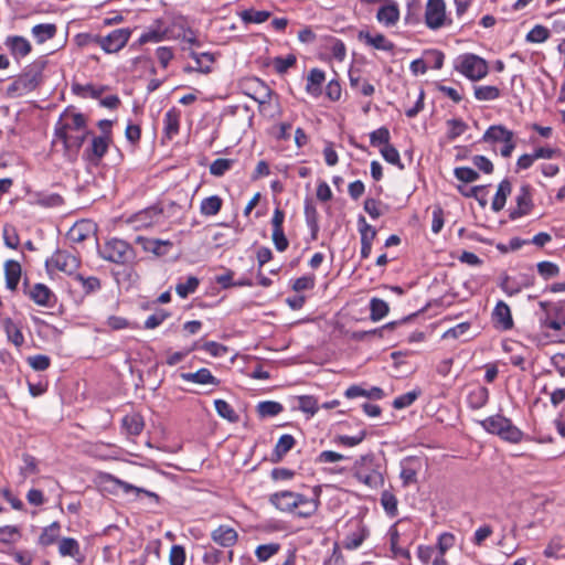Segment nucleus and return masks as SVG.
Listing matches in <instances>:
<instances>
[{
    "mask_svg": "<svg viewBox=\"0 0 565 565\" xmlns=\"http://www.w3.org/2000/svg\"><path fill=\"white\" fill-rule=\"evenodd\" d=\"M105 482H108L111 484V490L115 491L116 489H121L124 493L135 492L137 495L140 493L146 494L149 498H152L156 502L159 501V495L152 491L146 490L143 488L136 487L134 484H130L124 480L118 479L117 477L106 473L103 477Z\"/></svg>",
    "mask_w": 565,
    "mask_h": 565,
    "instance_id": "2eb2a0df",
    "label": "nucleus"
},
{
    "mask_svg": "<svg viewBox=\"0 0 565 565\" xmlns=\"http://www.w3.org/2000/svg\"><path fill=\"white\" fill-rule=\"evenodd\" d=\"M397 499L394 493L388 490H384L381 494V504L390 516L397 515Z\"/></svg>",
    "mask_w": 565,
    "mask_h": 565,
    "instance_id": "49530a36",
    "label": "nucleus"
},
{
    "mask_svg": "<svg viewBox=\"0 0 565 565\" xmlns=\"http://www.w3.org/2000/svg\"><path fill=\"white\" fill-rule=\"evenodd\" d=\"M26 362L34 371H45L51 365V359L45 354L29 356Z\"/></svg>",
    "mask_w": 565,
    "mask_h": 565,
    "instance_id": "774afa93",
    "label": "nucleus"
},
{
    "mask_svg": "<svg viewBox=\"0 0 565 565\" xmlns=\"http://www.w3.org/2000/svg\"><path fill=\"white\" fill-rule=\"evenodd\" d=\"M122 425L130 435H139L143 429V422L139 415H127L122 419Z\"/></svg>",
    "mask_w": 565,
    "mask_h": 565,
    "instance_id": "603ef678",
    "label": "nucleus"
},
{
    "mask_svg": "<svg viewBox=\"0 0 565 565\" xmlns=\"http://www.w3.org/2000/svg\"><path fill=\"white\" fill-rule=\"evenodd\" d=\"M180 377L185 382H192L201 385L211 384L217 386L220 380H217L209 369L202 367L193 373H181Z\"/></svg>",
    "mask_w": 565,
    "mask_h": 565,
    "instance_id": "4be33fe9",
    "label": "nucleus"
},
{
    "mask_svg": "<svg viewBox=\"0 0 565 565\" xmlns=\"http://www.w3.org/2000/svg\"><path fill=\"white\" fill-rule=\"evenodd\" d=\"M536 267L540 276L545 280L554 278L559 274L558 266L552 262H541Z\"/></svg>",
    "mask_w": 565,
    "mask_h": 565,
    "instance_id": "0e129e2a",
    "label": "nucleus"
},
{
    "mask_svg": "<svg viewBox=\"0 0 565 565\" xmlns=\"http://www.w3.org/2000/svg\"><path fill=\"white\" fill-rule=\"evenodd\" d=\"M489 399V391L481 385H471L468 388L467 403L472 409L482 408Z\"/></svg>",
    "mask_w": 565,
    "mask_h": 565,
    "instance_id": "aec40b11",
    "label": "nucleus"
},
{
    "mask_svg": "<svg viewBox=\"0 0 565 565\" xmlns=\"http://www.w3.org/2000/svg\"><path fill=\"white\" fill-rule=\"evenodd\" d=\"M56 33L57 26L54 23H41L31 29V34L39 44H43L53 39Z\"/></svg>",
    "mask_w": 565,
    "mask_h": 565,
    "instance_id": "c756f323",
    "label": "nucleus"
},
{
    "mask_svg": "<svg viewBox=\"0 0 565 565\" xmlns=\"http://www.w3.org/2000/svg\"><path fill=\"white\" fill-rule=\"evenodd\" d=\"M547 558L565 559V543L561 537H554L544 550Z\"/></svg>",
    "mask_w": 565,
    "mask_h": 565,
    "instance_id": "58836bf2",
    "label": "nucleus"
},
{
    "mask_svg": "<svg viewBox=\"0 0 565 565\" xmlns=\"http://www.w3.org/2000/svg\"><path fill=\"white\" fill-rule=\"evenodd\" d=\"M384 3L377 9L376 20L386 28H393L399 21V8L394 0H383Z\"/></svg>",
    "mask_w": 565,
    "mask_h": 565,
    "instance_id": "f8f14e48",
    "label": "nucleus"
},
{
    "mask_svg": "<svg viewBox=\"0 0 565 565\" xmlns=\"http://www.w3.org/2000/svg\"><path fill=\"white\" fill-rule=\"evenodd\" d=\"M530 188L529 185H522L520 193L518 194L515 201H516V207L512 209L510 212V217L512 220H515L522 215H525L530 207Z\"/></svg>",
    "mask_w": 565,
    "mask_h": 565,
    "instance_id": "2f4dec72",
    "label": "nucleus"
},
{
    "mask_svg": "<svg viewBox=\"0 0 565 565\" xmlns=\"http://www.w3.org/2000/svg\"><path fill=\"white\" fill-rule=\"evenodd\" d=\"M380 152L386 162L396 166L399 170H404V164L401 161L399 153L394 146L388 145L386 147H382Z\"/></svg>",
    "mask_w": 565,
    "mask_h": 565,
    "instance_id": "13d9d810",
    "label": "nucleus"
},
{
    "mask_svg": "<svg viewBox=\"0 0 565 565\" xmlns=\"http://www.w3.org/2000/svg\"><path fill=\"white\" fill-rule=\"evenodd\" d=\"M47 61L40 57L30 63L23 72L7 87L9 97H21L35 90L43 82V72Z\"/></svg>",
    "mask_w": 565,
    "mask_h": 565,
    "instance_id": "f03ea898",
    "label": "nucleus"
},
{
    "mask_svg": "<svg viewBox=\"0 0 565 565\" xmlns=\"http://www.w3.org/2000/svg\"><path fill=\"white\" fill-rule=\"evenodd\" d=\"M58 554L62 557H76L81 554L78 542L73 537H63L58 541Z\"/></svg>",
    "mask_w": 565,
    "mask_h": 565,
    "instance_id": "e433bc0d",
    "label": "nucleus"
},
{
    "mask_svg": "<svg viewBox=\"0 0 565 565\" xmlns=\"http://www.w3.org/2000/svg\"><path fill=\"white\" fill-rule=\"evenodd\" d=\"M300 494L292 491H279L270 494L269 502L281 512H296Z\"/></svg>",
    "mask_w": 565,
    "mask_h": 565,
    "instance_id": "9b49d317",
    "label": "nucleus"
},
{
    "mask_svg": "<svg viewBox=\"0 0 565 565\" xmlns=\"http://www.w3.org/2000/svg\"><path fill=\"white\" fill-rule=\"evenodd\" d=\"M320 500L319 497L308 498L303 494H300V500L298 501V505L296 509V515L299 518H310L319 509Z\"/></svg>",
    "mask_w": 565,
    "mask_h": 565,
    "instance_id": "a878e982",
    "label": "nucleus"
},
{
    "mask_svg": "<svg viewBox=\"0 0 565 565\" xmlns=\"http://www.w3.org/2000/svg\"><path fill=\"white\" fill-rule=\"evenodd\" d=\"M180 128V110L177 108L169 109L163 119V132L168 139H172L179 134Z\"/></svg>",
    "mask_w": 565,
    "mask_h": 565,
    "instance_id": "bb28decb",
    "label": "nucleus"
},
{
    "mask_svg": "<svg viewBox=\"0 0 565 565\" xmlns=\"http://www.w3.org/2000/svg\"><path fill=\"white\" fill-rule=\"evenodd\" d=\"M358 225L361 234V243L372 244L376 237V230L366 222L363 215L359 216Z\"/></svg>",
    "mask_w": 565,
    "mask_h": 565,
    "instance_id": "c03bdc74",
    "label": "nucleus"
},
{
    "mask_svg": "<svg viewBox=\"0 0 565 565\" xmlns=\"http://www.w3.org/2000/svg\"><path fill=\"white\" fill-rule=\"evenodd\" d=\"M353 477L371 489L382 487L384 477L375 463L374 455L361 456L353 465Z\"/></svg>",
    "mask_w": 565,
    "mask_h": 565,
    "instance_id": "20e7f679",
    "label": "nucleus"
},
{
    "mask_svg": "<svg viewBox=\"0 0 565 565\" xmlns=\"http://www.w3.org/2000/svg\"><path fill=\"white\" fill-rule=\"evenodd\" d=\"M280 548V545L278 543H269V544H263L259 545L256 551L255 555L260 562L268 561L271 556H274Z\"/></svg>",
    "mask_w": 565,
    "mask_h": 565,
    "instance_id": "052dcab7",
    "label": "nucleus"
},
{
    "mask_svg": "<svg viewBox=\"0 0 565 565\" xmlns=\"http://www.w3.org/2000/svg\"><path fill=\"white\" fill-rule=\"evenodd\" d=\"M326 79L324 72L320 68H312L307 77L306 90L311 96H319L321 94V86Z\"/></svg>",
    "mask_w": 565,
    "mask_h": 565,
    "instance_id": "c85d7f7f",
    "label": "nucleus"
},
{
    "mask_svg": "<svg viewBox=\"0 0 565 565\" xmlns=\"http://www.w3.org/2000/svg\"><path fill=\"white\" fill-rule=\"evenodd\" d=\"M1 322L8 340L17 348L22 347L24 343V337L22 334L21 327L11 318H3Z\"/></svg>",
    "mask_w": 565,
    "mask_h": 565,
    "instance_id": "cd10ccee",
    "label": "nucleus"
},
{
    "mask_svg": "<svg viewBox=\"0 0 565 565\" xmlns=\"http://www.w3.org/2000/svg\"><path fill=\"white\" fill-rule=\"evenodd\" d=\"M90 135L86 118L81 113L64 110L54 126L52 146L62 143L63 156L68 161H75L86 138Z\"/></svg>",
    "mask_w": 565,
    "mask_h": 565,
    "instance_id": "f257e3e1",
    "label": "nucleus"
},
{
    "mask_svg": "<svg viewBox=\"0 0 565 565\" xmlns=\"http://www.w3.org/2000/svg\"><path fill=\"white\" fill-rule=\"evenodd\" d=\"M454 174L463 183L475 182L479 178V173L469 167H458L454 170Z\"/></svg>",
    "mask_w": 565,
    "mask_h": 565,
    "instance_id": "338daca9",
    "label": "nucleus"
},
{
    "mask_svg": "<svg viewBox=\"0 0 565 565\" xmlns=\"http://www.w3.org/2000/svg\"><path fill=\"white\" fill-rule=\"evenodd\" d=\"M455 68L466 77L477 81L488 73L486 61L475 54H463L456 60Z\"/></svg>",
    "mask_w": 565,
    "mask_h": 565,
    "instance_id": "423d86ee",
    "label": "nucleus"
},
{
    "mask_svg": "<svg viewBox=\"0 0 565 565\" xmlns=\"http://www.w3.org/2000/svg\"><path fill=\"white\" fill-rule=\"evenodd\" d=\"M480 424L488 433L495 434L507 441L519 443L522 438V431L503 416H490Z\"/></svg>",
    "mask_w": 565,
    "mask_h": 565,
    "instance_id": "39448f33",
    "label": "nucleus"
},
{
    "mask_svg": "<svg viewBox=\"0 0 565 565\" xmlns=\"http://www.w3.org/2000/svg\"><path fill=\"white\" fill-rule=\"evenodd\" d=\"M23 466L20 468V475L23 479H26L30 475L39 472L38 460L35 457L29 454L22 456Z\"/></svg>",
    "mask_w": 565,
    "mask_h": 565,
    "instance_id": "bf43d9fd",
    "label": "nucleus"
},
{
    "mask_svg": "<svg viewBox=\"0 0 565 565\" xmlns=\"http://www.w3.org/2000/svg\"><path fill=\"white\" fill-rule=\"evenodd\" d=\"M28 297L38 306L54 308L57 302L55 294L44 284L38 282L29 288Z\"/></svg>",
    "mask_w": 565,
    "mask_h": 565,
    "instance_id": "9d476101",
    "label": "nucleus"
},
{
    "mask_svg": "<svg viewBox=\"0 0 565 565\" xmlns=\"http://www.w3.org/2000/svg\"><path fill=\"white\" fill-rule=\"evenodd\" d=\"M74 278L82 285L85 295L95 292L102 287L100 280L95 276L84 277L82 274H76Z\"/></svg>",
    "mask_w": 565,
    "mask_h": 565,
    "instance_id": "de8ad7c7",
    "label": "nucleus"
},
{
    "mask_svg": "<svg viewBox=\"0 0 565 565\" xmlns=\"http://www.w3.org/2000/svg\"><path fill=\"white\" fill-rule=\"evenodd\" d=\"M211 539L223 547H232L237 543L238 533L228 525H220L211 533Z\"/></svg>",
    "mask_w": 565,
    "mask_h": 565,
    "instance_id": "f3484780",
    "label": "nucleus"
},
{
    "mask_svg": "<svg viewBox=\"0 0 565 565\" xmlns=\"http://www.w3.org/2000/svg\"><path fill=\"white\" fill-rule=\"evenodd\" d=\"M136 241L141 244L146 252H151L157 256L166 255L172 247V243L170 241L145 238L141 236H138Z\"/></svg>",
    "mask_w": 565,
    "mask_h": 565,
    "instance_id": "5701e85b",
    "label": "nucleus"
},
{
    "mask_svg": "<svg viewBox=\"0 0 565 565\" xmlns=\"http://www.w3.org/2000/svg\"><path fill=\"white\" fill-rule=\"evenodd\" d=\"M391 140V134L390 130L386 127H380L379 129L372 131L370 134V143L373 147H386L390 143Z\"/></svg>",
    "mask_w": 565,
    "mask_h": 565,
    "instance_id": "09e8293b",
    "label": "nucleus"
},
{
    "mask_svg": "<svg viewBox=\"0 0 565 565\" xmlns=\"http://www.w3.org/2000/svg\"><path fill=\"white\" fill-rule=\"evenodd\" d=\"M4 45L10 51V54L15 58L25 57L31 53L32 46L29 40L20 35H10L6 39Z\"/></svg>",
    "mask_w": 565,
    "mask_h": 565,
    "instance_id": "dca6fc26",
    "label": "nucleus"
},
{
    "mask_svg": "<svg viewBox=\"0 0 565 565\" xmlns=\"http://www.w3.org/2000/svg\"><path fill=\"white\" fill-rule=\"evenodd\" d=\"M130 35L129 29H117L106 36L96 35L94 43L98 44L105 53H117L127 44Z\"/></svg>",
    "mask_w": 565,
    "mask_h": 565,
    "instance_id": "6e6552de",
    "label": "nucleus"
},
{
    "mask_svg": "<svg viewBox=\"0 0 565 565\" xmlns=\"http://www.w3.org/2000/svg\"><path fill=\"white\" fill-rule=\"evenodd\" d=\"M200 285V280L195 276H189L185 282H179L175 286V292L180 298H186L195 292Z\"/></svg>",
    "mask_w": 565,
    "mask_h": 565,
    "instance_id": "37998d69",
    "label": "nucleus"
},
{
    "mask_svg": "<svg viewBox=\"0 0 565 565\" xmlns=\"http://www.w3.org/2000/svg\"><path fill=\"white\" fill-rule=\"evenodd\" d=\"M270 17V12L269 11H265V10H262V11H258V10H254V9H248V10H244L242 13H241V18L243 20V22L245 23H263L265 21H267Z\"/></svg>",
    "mask_w": 565,
    "mask_h": 565,
    "instance_id": "a18cd8bd",
    "label": "nucleus"
},
{
    "mask_svg": "<svg viewBox=\"0 0 565 565\" xmlns=\"http://www.w3.org/2000/svg\"><path fill=\"white\" fill-rule=\"evenodd\" d=\"M388 305L386 301L379 299V298H372L370 301V317L373 321H379L382 318H384L388 313Z\"/></svg>",
    "mask_w": 565,
    "mask_h": 565,
    "instance_id": "a19ab883",
    "label": "nucleus"
},
{
    "mask_svg": "<svg viewBox=\"0 0 565 565\" xmlns=\"http://www.w3.org/2000/svg\"><path fill=\"white\" fill-rule=\"evenodd\" d=\"M366 536L367 531L365 530L364 526L359 524L355 531L349 533L344 537L342 545L347 550H355L361 546Z\"/></svg>",
    "mask_w": 565,
    "mask_h": 565,
    "instance_id": "72a5a7b5",
    "label": "nucleus"
},
{
    "mask_svg": "<svg viewBox=\"0 0 565 565\" xmlns=\"http://www.w3.org/2000/svg\"><path fill=\"white\" fill-rule=\"evenodd\" d=\"M492 320L497 327L503 330H509L512 328L513 320L511 317V311L505 302L499 301L497 303L492 312Z\"/></svg>",
    "mask_w": 565,
    "mask_h": 565,
    "instance_id": "412c9836",
    "label": "nucleus"
},
{
    "mask_svg": "<svg viewBox=\"0 0 565 565\" xmlns=\"http://www.w3.org/2000/svg\"><path fill=\"white\" fill-rule=\"evenodd\" d=\"M99 256L110 263L118 265H132L136 262L135 249L124 239L111 238L106 241L98 248Z\"/></svg>",
    "mask_w": 565,
    "mask_h": 565,
    "instance_id": "7ed1b4c3",
    "label": "nucleus"
},
{
    "mask_svg": "<svg viewBox=\"0 0 565 565\" xmlns=\"http://www.w3.org/2000/svg\"><path fill=\"white\" fill-rule=\"evenodd\" d=\"M530 285V280L525 275L515 274L505 276L500 287L502 290L509 296H513L519 294L522 289L527 288Z\"/></svg>",
    "mask_w": 565,
    "mask_h": 565,
    "instance_id": "a211bd4d",
    "label": "nucleus"
},
{
    "mask_svg": "<svg viewBox=\"0 0 565 565\" xmlns=\"http://www.w3.org/2000/svg\"><path fill=\"white\" fill-rule=\"evenodd\" d=\"M327 41H328V49L332 53V56L335 60L342 62L347 56V47H345V44L343 43V41H341L340 39L333 38V36L328 38Z\"/></svg>",
    "mask_w": 565,
    "mask_h": 565,
    "instance_id": "4d7b16f0",
    "label": "nucleus"
},
{
    "mask_svg": "<svg viewBox=\"0 0 565 565\" xmlns=\"http://www.w3.org/2000/svg\"><path fill=\"white\" fill-rule=\"evenodd\" d=\"M297 62V58L294 54H289L285 57L277 56L274 58L273 64L277 73L284 74L286 73L291 66H294Z\"/></svg>",
    "mask_w": 565,
    "mask_h": 565,
    "instance_id": "69168bd1",
    "label": "nucleus"
},
{
    "mask_svg": "<svg viewBox=\"0 0 565 565\" xmlns=\"http://www.w3.org/2000/svg\"><path fill=\"white\" fill-rule=\"evenodd\" d=\"M350 86L363 96H372L375 92L374 85L352 75H350Z\"/></svg>",
    "mask_w": 565,
    "mask_h": 565,
    "instance_id": "5fc2aeb1",
    "label": "nucleus"
},
{
    "mask_svg": "<svg viewBox=\"0 0 565 565\" xmlns=\"http://www.w3.org/2000/svg\"><path fill=\"white\" fill-rule=\"evenodd\" d=\"M254 84L257 85V89H255L254 94H249V96L260 105L269 103L273 90L259 79H255Z\"/></svg>",
    "mask_w": 565,
    "mask_h": 565,
    "instance_id": "3c124183",
    "label": "nucleus"
},
{
    "mask_svg": "<svg viewBox=\"0 0 565 565\" xmlns=\"http://www.w3.org/2000/svg\"><path fill=\"white\" fill-rule=\"evenodd\" d=\"M81 260L75 255L67 250L57 249L49 259L45 262L46 268L56 269L67 275H73L79 267Z\"/></svg>",
    "mask_w": 565,
    "mask_h": 565,
    "instance_id": "0eeeda50",
    "label": "nucleus"
},
{
    "mask_svg": "<svg viewBox=\"0 0 565 565\" xmlns=\"http://www.w3.org/2000/svg\"><path fill=\"white\" fill-rule=\"evenodd\" d=\"M189 55L195 61L196 67H185V72L198 71L203 74H209L212 71L211 65L215 62V57L212 53H196L190 51Z\"/></svg>",
    "mask_w": 565,
    "mask_h": 565,
    "instance_id": "393cba45",
    "label": "nucleus"
},
{
    "mask_svg": "<svg viewBox=\"0 0 565 565\" xmlns=\"http://www.w3.org/2000/svg\"><path fill=\"white\" fill-rule=\"evenodd\" d=\"M96 224L89 220L76 222L67 232V238L75 244L83 243L95 235Z\"/></svg>",
    "mask_w": 565,
    "mask_h": 565,
    "instance_id": "ddd939ff",
    "label": "nucleus"
},
{
    "mask_svg": "<svg viewBox=\"0 0 565 565\" xmlns=\"http://www.w3.org/2000/svg\"><path fill=\"white\" fill-rule=\"evenodd\" d=\"M61 533V524L57 521L52 522L50 525L43 527L38 544L42 547H47L57 542Z\"/></svg>",
    "mask_w": 565,
    "mask_h": 565,
    "instance_id": "7c9ffc66",
    "label": "nucleus"
},
{
    "mask_svg": "<svg viewBox=\"0 0 565 565\" xmlns=\"http://www.w3.org/2000/svg\"><path fill=\"white\" fill-rule=\"evenodd\" d=\"M214 406L216 413L224 419H227L230 423H236L239 419V416L234 411V408L224 399H215Z\"/></svg>",
    "mask_w": 565,
    "mask_h": 565,
    "instance_id": "ea45409f",
    "label": "nucleus"
},
{
    "mask_svg": "<svg viewBox=\"0 0 565 565\" xmlns=\"http://www.w3.org/2000/svg\"><path fill=\"white\" fill-rule=\"evenodd\" d=\"M425 23L431 30H438L446 24V3L444 0H427Z\"/></svg>",
    "mask_w": 565,
    "mask_h": 565,
    "instance_id": "1a4fd4ad",
    "label": "nucleus"
},
{
    "mask_svg": "<svg viewBox=\"0 0 565 565\" xmlns=\"http://www.w3.org/2000/svg\"><path fill=\"white\" fill-rule=\"evenodd\" d=\"M511 193V183L508 180L500 182L497 193L492 200L491 209L494 212L501 211L507 202L508 195Z\"/></svg>",
    "mask_w": 565,
    "mask_h": 565,
    "instance_id": "f704fd0d",
    "label": "nucleus"
},
{
    "mask_svg": "<svg viewBox=\"0 0 565 565\" xmlns=\"http://www.w3.org/2000/svg\"><path fill=\"white\" fill-rule=\"evenodd\" d=\"M296 440L291 435H282L276 446H275V455L277 459H281L291 448L295 446Z\"/></svg>",
    "mask_w": 565,
    "mask_h": 565,
    "instance_id": "6e6d98bb",
    "label": "nucleus"
},
{
    "mask_svg": "<svg viewBox=\"0 0 565 565\" xmlns=\"http://www.w3.org/2000/svg\"><path fill=\"white\" fill-rule=\"evenodd\" d=\"M297 402L298 409L308 414L309 416H313L318 412L317 398L311 395L298 396Z\"/></svg>",
    "mask_w": 565,
    "mask_h": 565,
    "instance_id": "8fccbe9b",
    "label": "nucleus"
},
{
    "mask_svg": "<svg viewBox=\"0 0 565 565\" xmlns=\"http://www.w3.org/2000/svg\"><path fill=\"white\" fill-rule=\"evenodd\" d=\"M6 287L14 291L21 278V265L19 262L9 259L4 263Z\"/></svg>",
    "mask_w": 565,
    "mask_h": 565,
    "instance_id": "b1692460",
    "label": "nucleus"
},
{
    "mask_svg": "<svg viewBox=\"0 0 565 565\" xmlns=\"http://www.w3.org/2000/svg\"><path fill=\"white\" fill-rule=\"evenodd\" d=\"M305 217L306 223L308 227L310 228L312 238L317 237V234L319 232V224H318V211L312 202L306 201L305 203Z\"/></svg>",
    "mask_w": 565,
    "mask_h": 565,
    "instance_id": "4c0bfd02",
    "label": "nucleus"
},
{
    "mask_svg": "<svg viewBox=\"0 0 565 565\" xmlns=\"http://www.w3.org/2000/svg\"><path fill=\"white\" fill-rule=\"evenodd\" d=\"M284 407L280 403L274 401L260 402L257 405V412L260 417H274L282 412Z\"/></svg>",
    "mask_w": 565,
    "mask_h": 565,
    "instance_id": "79ce46f5",
    "label": "nucleus"
},
{
    "mask_svg": "<svg viewBox=\"0 0 565 565\" xmlns=\"http://www.w3.org/2000/svg\"><path fill=\"white\" fill-rule=\"evenodd\" d=\"M359 40L365 44L381 51L392 52L395 47L394 43L386 39L385 35L377 33L372 35L370 32L361 30L358 34Z\"/></svg>",
    "mask_w": 565,
    "mask_h": 565,
    "instance_id": "6ab92c4d",
    "label": "nucleus"
},
{
    "mask_svg": "<svg viewBox=\"0 0 565 565\" xmlns=\"http://www.w3.org/2000/svg\"><path fill=\"white\" fill-rule=\"evenodd\" d=\"M110 141V136H94L90 145L85 149L84 156L92 162L99 161L106 154Z\"/></svg>",
    "mask_w": 565,
    "mask_h": 565,
    "instance_id": "4468645a",
    "label": "nucleus"
},
{
    "mask_svg": "<svg viewBox=\"0 0 565 565\" xmlns=\"http://www.w3.org/2000/svg\"><path fill=\"white\" fill-rule=\"evenodd\" d=\"M499 88L495 86L475 87V97L479 100H493L499 97Z\"/></svg>",
    "mask_w": 565,
    "mask_h": 565,
    "instance_id": "e2e57ef3",
    "label": "nucleus"
},
{
    "mask_svg": "<svg viewBox=\"0 0 565 565\" xmlns=\"http://www.w3.org/2000/svg\"><path fill=\"white\" fill-rule=\"evenodd\" d=\"M509 138H513L512 131L508 130L503 126H491L484 132L482 140L486 142H501L509 141Z\"/></svg>",
    "mask_w": 565,
    "mask_h": 565,
    "instance_id": "473e14b6",
    "label": "nucleus"
},
{
    "mask_svg": "<svg viewBox=\"0 0 565 565\" xmlns=\"http://www.w3.org/2000/svg\"><path fill=\"white\" fill-rule=\"evenodd\" d=\"M223 205V200L218 195H211L202 200L200 205V212L205 216L216 215Z\"/></svg>",
    "mask_w": 565,
    "mask_h": 565,
    "instance_id": "c9c22d12",
    "label": "nucleus"
},
{
    "mask_svg": "<svg viewBox=\"0 0 565 565\" xmlns=\"http://www.w3.org/2000/svg\"><path fill=\"white\" fill-rule=\"evenodd\" d=\"M234 160L218 158L210 164V173L214 177H223L228 170L232 169Z\"/></svg>",
    "mask_w": 565,
    "mask_h": 565,
    "instance_id": "864d4df0",
    "label": "nucleus"
},
{
    "mask_svg": "<svg viewBox=\"0 0 565 565\" xmlns=\"http://www.w3.org/2000/svg\"><path fill=\"white\" fill-rule=\"evenodd\" d=\"M419 394V391H411L403 395H399L393 401V407L396 409L406 408L418 398Z\"/></svg>",
    "mask_w": 565,
    "mask_h": 565,
    "instance_id": "680f3d73",
    "label": "nucleus"
}]
</instances>
